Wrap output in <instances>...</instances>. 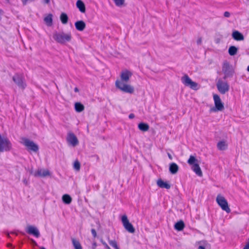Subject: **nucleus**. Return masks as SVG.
<instances>
[{"mask_svg": "<svg viewBox=\"0 0 249 249\" xmlns=\"http://www.w3.org/2000/svg\"><path fill=\"white\" fill-rule=\"evenodd\" d=\"M132 75V73L131 71L127 70L123 71L120 75V79L116 80L115 82L116 87L124 92L133 93L134 88L127 84Z\"/></svg>", "mask_w": 249, "mask_h": 249, "instance_id": "nucleus-1", "label": "nucleus"}, {"mask_svg": "<svg viewBox=\"0 0 249 249\" xmlns=\"http://www.w3.org/2000/svg\"><path fill=\"white\" fill-rule=\"evenodd\" d=\"M53 39L58 43L65 44L67 42L71 41V33H65L63 32H55L53 35Z\"/></svg>", "mask_w": 249, "mask_h": 249, "instance_id": "nucleus-2", "label": "nucleus"}, {"mask_svg": "<svg viewBox=\"0 0 249 249\" xmlns=\"http://www.w3.org/2000/svg\"><path fill=\"white\" fill-rule=\"evenodd\" d=\"M188 163L192 165V169L198 176H202V172L198 163V160L194 156H190L187 161Z\"/></svg>", "mask_w": 249, "mask_h": 249, "instance_id": "nucleus-3", "label": "nucleus"}, {"mask_svg": "<svg viewBox=\"0 0 249 249\" xmlns=\"http://www.w3.org/2000/svg\"><path fill=\"white\" fill-rule=\"evenodd\" d=\"M21 143L23 144L28 151L37 152L39 150L38 145L35 143L33 141L29 140L26 138H21Z\"/></svg>", "mask_w": 249, "mask_h": 249, "instance_id": "nucleus-4", "label": "nucleus"}, {"mask_svg": "<svg viewBox=\"0 0 249 249\" xmlns=\"http://www.w3.org/2000/svg\"><path fill=\"white\" fill-rule=\"evenodd\" d=\"M181 81L185 86L189 87L193 90H196L199 89L200 87L197 83L193 81L187 74L184 75L181 77Z\"/></svg>", "mask_w": 249, "mask_h": 249, "instance_id": "nucleus-5", "label": "nucleus"}, {"mask_svg": "<svg viewBox=\"0 0 249 249\" xmlns=\"http://www.w3.org/2000/svg\"><path fill=\"white\" fill-rule=\"evenodd\" d=\"M12 79L15 83L21 89L23 90L26 87L25 80L22 74L16 73Z\"/></svg>", "mask_w": 249, "mask_h": 249, "instance_id": "nucleus-6", "label": "nucleus"}, {"mask_svg": "<svg viewBox=\"0 0 249 249\" xmlns=\"http://www.w3.org/2000/svg\"><path fill=\"white\" fill-rule=\"evenodd\" d=\"M216 201L221 208L227 213L231 212L228 203L225 198L220 195H218L216 198Z\"/></svg>", "mask_w": 249, "mask_h": 249, "instance_id": "nucleus-7", "label": "nucleus"}, {"mask_svg": "<svg viewBox=\"0 0 249 249\" xmlns=\"http://www.w3.org/2000/svg\"><path fill=\"white\" fill-rule=\"evenodd\" d=\"M222 71L224 73V79L232 77L234 73V69L227 61H225L223 64Z\"/></svg>", "mask_w": 249, "mask_h": 249, "instance_id": "nucleus-8", "label": "nucleus"}, {"mask_svg": "<svg viewBox=\"0 0 249 249\" xmlns=\"http://www.w3.org/2000/svg\"><path fill=\"white\" fill-rule=\"evenodd\" d=\"M216 87L219 92L224 94L228 92L230 89V85L227 82L224 81L221 79H219L216 83Z\"/></svg>", "mask_w": 249, "mask_h": 249, "instance_id": "nucleus-9", "label": "nucleus"}, {"mask_svg": "<svg viewBox=\"0 0 249 249\" xmlns=\"http://www.w3.org/2000/svg\"><path fill=\"white\" fill-rule=\"evenodd\" d=\"M12 148V144L6 138L0 135V152L10 151Z\"/></svg>", "mask_w": 249, "mask_h": 249, "instance_id": "nucleus-10", "label": "nucleus"}, {"mask_svg": "<svg viewBox=\"0 0 249 249\" xmlns=\"http://www.w3.org/2000/svg\"><path fill=\"white\" fill-rule=\"evenodd\" d=\"M213 98L214 102L215 108L211 109V111L216 112L222 111L224 109V104L222 102L220 97L217 94H213Z\"/></svg>", "mask_w": 249, "mask_h": 249, "instance_id": "nucleus-11", "label": "nucleus"}, {"mask_svg": "<svg viewBox=\"0 0 249 249\" xmlns=\"http://www.w3.org/2000/svg\"><path fill=\"white\" fill-rule=\"evenodd\" d=\"M122 222L124 229L129 233H133L135 231V229L133 226L129 222L126 215L122 216Z\"/></svg>", "mask_w": 249, "mask_h": 249, "instance_id": "nucleus-12", "label": "nucleus"}, {"mask_svg": "<svg viewBox=\"0 0 249 249\" xmlns=\"http://www.w3.org/2000/svg\"><path fill=\"white\" fill-rule=\"evenodd\" d=\"M68 142L74 147L78 145L79 141L76 136L72 133H69L67 138Z\"/></svg>", "mask_w": 249, "mask_h": 249, "instance_id": "nucleus-13", "label": "nucleus"}, {"mask_svg": "<svg viewBox=\"0 0 249 249\" xmlns=\"http://www.w3.org/2000/svg\"><path fill=\"white\" fill-rule=\"evenodd\" d=\"M26 232L30 234H32L35 237L38 238L40 236V232L37 228L33 226H28L26 228Z\"/></svg>", "mask_w": 249, "mask_h": 249, "instance_id": "nucleus-14", "label": "nucleus"}, {"mask_svg": "<svg viewBox=\"0 0 249 249\" xmlns=\"http://www.w3.org/2000/svg\"><path fill=\"white\" fill-rule=\"evenodd\" d=\"M50 173L48 170L43 169H38L34 173V176L36 177H45L49 176Z\"/></svg>", "mask_w": 249, "mask_h": 249, "instance_id": "nucleus-15", "label": "nucleus"}, {"mask_svg": "<svg viewBox=\"0 0 249 249\" xmlns=\"http://www.w3.org/2000/svg\"><path fill=\"white\" fill-rule=\"evenodd\" d=\"M232 37L236 41H241L244 39V36L238 31H234L232 32Z\"/></svg>", "mask_w": 249, "mask_h": 249, "instance_id": "nucleus-16", "label": "nucleus"}, {"mask_svg": "<svg viewBox=\"0 0 249 249\" xmlns=\"http://www.w3.org/2000/svg\"><path fill=\"white\" fill-rule=\"evenodd\" d=\"M76 29L79 31H83L86 28V24L83 20H79L75 23Z\"/></svg>", "mask_w": 249, "mask_h": 249, "instance_id": "nucleus-17", "label": "nucleus"}, {"mask_svg": "<svg viewBox=\"0 0 249 249\" xmlns=\"http://www.w3.org/2000/svg\"><path fill=\"white\" fill-rule=\"evenodd\" d=\"M157 183L158 186L161 188H166L167 189H169L171 187V186L169 184L166 182H164L161 179L158 180Z\"/></svg>", "mask_w": 249, "mask_h": 249, "instance_id": "nucleus-18", "label": "nucleus"}, {"mask_svg": "<svg viewBox=\"0 0 249 249\" xmlns=\"http://www.w3.org/2000/svg\"><path fill=\"white\" fill-rule=\"evenodd\" d=\"M76 6L79 9V11L84 13L86 12V8L84 3L81 0H78L76 2Z\"/></svg>", "mask_w": 249, "mask_h": 249, "instance_id": "nucleus-19", "label": "nucleus"}, {"mask_svg": "<svg viewBox=\"0 0 249 249\" xmlns=\"http://www.w3.org/2000/svg\"><path fill=\"white\" fill-rule=\"evenodd\" d=\"M179 167L175 163H172L169 166V171L172 174H176L178 171Z\"/></svg>", "mask_w": 249, "mask_h": 249, "instance_id": "nucleus-20", "label": "nucleus"}, {"mask_svg": "<svg viewBox=\"0 0 249 249\" xmlns=\"http://www.w3.org/2000/svg\"><path fill=\"white\" fill-rule=\"evenodd\" d=\"M228 146L226 142L221 141L217 143V147L219 150H225L227 149Z\"/></svg>", "mask_w": 249, "mask_h": 249, "instance_id": "nucleus-21", "label": "nucleus"}, {"mask_svg": "<svg viewBox=\"0 0 249 249\" xmlns=\"http://www.w3.org/2000/svg\"><path fill=\"white\" fill-rule=\"evenodd\" d=\"M138 128L141 131L145 132L149 130V126L146 123H141L138 124Z\"/></svg>", "mask_w": 249, "mask_h": 249, "instance_id": "nucleus-22", "label": "nucleus"}, {"mask_svg": "<svg viewBox=\"0 0 249 249\" xmlns=\"http://www.w3.org/2000/svg\"><path fill=\"white\" fill-rule=\"evenodd\" d=\"M63 202L66 204H70L72 201V198L69 195L65 194L62 197Z\"/></svg>", "mask_w": 249, "mask_h": 249, "instance_id": "nucleus-23", "label": "nucleus"}, {"mask_svg": "<svg viewBox=\"0 0 249 249\" xmlns=\"http://www.w3.org/2000/svg\"><path fill=\"white\" fill-rule=\"evenodd\" d=\"M185 227V225L184 222L180 220L177 223H176L175 225V228L179 231H182Z\"/></svg>", "mask_w": 249, "mask_h": 249, "instance_id": "nucleus-24", "label": "nucleus"}, {"mask_svg": "<svg viewBox=\"0 0 249 249\" xmlns=\"http://www.w3.org/2000/svg\"><path fill=\"white\" fill-rule=\"evenodd\" d=\"M238 49L234 46H231L229 47L228 53L231 56L235 55L237 53Z\"/></svg>", "mask_w": 249, "mask_h": 249, "instance_id": "nucleus-25", "label": "nucleus"}, {"mask_svg": "<svg viewBox=\"0 0 249 249\" xmlns=\"http://www.w3.org/2000/svg\"><path fill=\"white\" fill-rule=\"evenodd\" d=\"M60 18L63 24H66L67 23L68 21V17L66 14L64 13H62L60 15Z\"/></svg>", "mask_w": 249, "mask_h": 249, "instance_id": "nucleus-26", "label": "nucleus"}, {"mask_svg": "<svg viewBox=\"0 0 249 249\" xmlns=\"http://www.w3.org/2000/svg\"><path fill=\"white\" fill-rule=\"evenodd\" d=\"M44 21L48 26H51L52 24V15L49 14L44 18Z\"/></svg>", "mask_w": 249, "mask_h": 249, "instance_id": "nucleus-27", "label": "nucleus"}, {"mask_svg": "<svg viewBox=\"0 0 249 249\" xmlns=\"http://www.w3.org/2000/svg\"><path fill=\"white\" fill-rule=\"evenodd\" d=\"M75 109L77 112H80L84 109V107L80 103H76L75 104Z\"/></svg>", "mask_w": 249, "mask_h": 249, "instance_id": "nucleus-28", "label": "nucleus"}, {"mask_svg": "<svg viewBox=\"0 0 249 249\" xmlns=\"http://www.w3.org/2000/svg\"><path fill=\"white\" fill-rule=\"evenodd\" d=\"M72 242L75 249H82L81 244L78 241L73 239Z\"/></svg>", "mask_w": 249, "mask_h": 249, "instance_id": "nucleus-29", "label": "nucleus"}, {"mask_svg": "<svg viewBox=\"0 0 249 249\" xmlns=\"http://www.w3.org/2000/svg\"><path fill=\"white\" fill-rule=\"evenodd\" d=\"M115 5L119 7H123L124 5L125 0H112Z\"/></svg>", "mask_w": 249, "mask_h": 249, "instance_id": "nucleus-30", "label": "nucleus"}, {"mask_svg": "<svg viewBox=\"0 0 249 249\" xmlns=\"http://www.w3.org/2000/svg\"><path fill=\"white\" fill-rule=\"evenodd\" d=\"M108 243L110 245L115 249H120L118 246L117 243L115 240H108Z\"/></svg>", "mask_w": 249, "mask_h": 249, "instance_id": "nucleus-31", "label": "nucleus"}, {"mask_svg": "<svg viewBox=\"0 0 249 249\" xmlns=\"http://www.w3.org/2000/svg\"><path fill=\"white\" fill-rule=\"evenodd\" d=\"M73 167L77 171H79L80 170V163L78 160H76L74 161V164H73Z\"/></svg>", "mask_w": 249, "mask_h": 249, "instance_id": "nucleus-32", "label": "nucleus"}, {"mask_svg": "<svg viewBox=\"0 0 249 249\" xmlns=\"http://www.w3.org/2000/svg\"><path fill=\"white\" fill-rule=\"evenodd\" d=\"M101 242L106 249H111V248L108 246V245L105 241L102 240Z\"/></svg>", "mask_w": 249, "mask_h": 249, "instance_id": "nucleus-33", "label": "nucleus"}, {"mask_svg": "<svg viewBox=\"0 0 249 249\" xmlns=\"http://www.w3.org/2000/svg\"><path fill=\"white\" fill-rule=\"evenodd\" d=\"M91 233L93 236L95 238L97 236L96 231L95 229H92L91 230Z\"/></svg>", "mask_w": 249, "mask_h": 249, "instance_id": "nucleus-34", "label": "nucleus"}, {"mask_svg": "<svg viewBox=\"0 0 249 249\" xmlns=\"http://www.w3.org/2000/svg\"><path fill=\"white\" fill-rule=\"evenodd\" d=\"M243 249H249V238L248 239L247 243Z\"/></svg>", "mask_w": 249, "mask_h": 249, "instance_id": "nucleus-35", "label": "nucleus"}, {"mask_svg": "<svg viewBox=\"0 0 249 249\" xmlns=\"http://www.w3.org/2000/svg\"><path fill=\"white\" fill-rule=\"evenodd\" d=\"M231 14L229 12H225L224 14V16L225 17L229 18Z\"/></svg>", "mask_w": 249, "mask_h": 249, "instance_id": "nucleus-36", "label": "nucleus"}, {"mask_svg": "<svg viewBox=\"0 0 249 249\" xmlns=\"http://www.w3.org/2000/svg\"><path fill=\"white\" fill-rule=\"evenodd\" d=\"M23 182L25 185H28V180L26 178L23 179Z\"/></svg>", "mask_w": 249, "mask_h": 249, "instance_id": "nucleus-37", "label": "nucleus"}, {"mask_svg": "<svg viewBox=\"0 0 249 249\" xmlns=\"http://www.w3.org/2000/svg\"><path fill=\"white\" fill-rule=\"evenodd\" d=\"M96 247H97V244L95 242H94L92 245V249H95L96 248Z\"/></svg>", "mask_w": 249, "mask_h": 249, "instance_id": "nucleus-38", "label": "nucleus"}, {"mask_svg": "<svg viewBox=\"0 0 249 249\" xmlns=\"http://www.w3.org/2000/svg\"><path fill=\"white\" fill-rule=\"evenodd\" d=\"M202 42V39L201 37L199 38L197 40V44L198 45H200L201 44Z\"/></svg>", "mask_w": 249, "mask_h": 249, "instance_id": "nucleus-39", "label": "nucleus"}, {"mask_svg": "<svg viewBox=\"0 0 249 249\" xmlns=\"http://www.w3.org/2000/svg\"><path fill=\"white\" fill-rule=\"evenodd\" d=\"M30 240H31V241L32 243L34 245H35V246H37V243H36V242L34 239H30Z\"/></svg>", "mask_w": 249, "mask_h": 249, "instance_id": "nucleus-40", "label": "nucleus"}, {"mask_svg": "<svg viewBox=\"0 0 249 249\" xmlns=\"http://www.w3.org/2000/svg\"><path fill=\"white\" fill-rule=\"evenodd\" d=\"M135 117V115L133 113H131L129 115V119H133Z\"/></svg>", "mask_w": 249, "mask_h": 249, "instance_id": "nucleus-41", "label": "nucleus"}, {"mask_svg": "<svg viewBox=\"0 0 249 249\" xmlns=\"http://www.w3.org/2000/svg\"><path fill=\"white\" fill-rule=\"evenodd\" d=\"M167 154H168V156L169 158L171 160H172V159H173L172 155H171L170 153H168Z\"/></svg>", "mask_w": 249, "mask_h": 249, "instance_id": "nucleus-42", "label": "nucleus"}, {"mask_svg": "<svg viewBox=\"0 0 249 249\" xmlns=\"http://www.w3.org/2000/svg\"><path fill=\"white\" fill-rule=\"evenodd\" d=\"M198 249H205V248L204 246H200L198 247Z\"/></svg>", "mask_w": 249, "mask_h": 249, "instance_id": "nucleus-43", "label": "nucleus"}, {"mask_svg": "<svg viewBox=\"0 0 249 249\" xmlns=\"http://www.w3.org/2000/svg\"><path fill=\"white\" fill-rule=\"evenodd\" d=\"M44 2L46 3H49L50 2V0H43Z\"/></svg>", "mask_w": 249, "mask_h": 249, "instance_id": "nucleus-44", "label": "nucleus"}, {"mask_svg": "<svg viewBox=\"0 0 249 249\" xmlns=\"http://www.w3.org/2000/svg\"><path fill=\"white\" fill-rule=\"evenodd\" d=\"M74 90L76 92H77L79 91L78 89L77 88H75Z\"/></svg>", "mask_w": 249, "mask_h": 249, "instance_id": "nucleus-45", "label": "nucleus"}, {"mask_svg": "<svg viewBox=\"0 0 249 249\" xmlns=\"http://www.w3.org/2000/svg\"><path fill=\"white\" fill-rule=\"evenodd\" d=\"M7 245H8V247H12V244H10V243L8 244Z\"/></svg>", "mask_w": 249, "mask_h": 249, "instance_id": "nucleus-46", "label": "nucleus"}, {"mask_svg": "<svg viewBox=\"0 0 249 249\" xmlns=\"http://www.w3.org/2000/svg\"><path fill=\"white\" fill-rule=\"evenodd\" d=\"M40 249H46L45 248H44L43 247H40Z\"/></svg>", "mask_w": 249, "mask_h": 249, "instance_id": "nucleus-47", "label": "nucleus"}, {"mask_svg": "<svg viewBox=\"0 0 249 249\" xmlns=\"http://www.w3.org/2000/svg\"><path fill=\"white\" fill-rule=\"evenodd\" d=\"M247 70H248V71H249V66L247 68Z\"/></svg>", "mask_w": 249, "mask_h": 249, "instance_id": "nucleus-48", "label": "nucleus"}]
</instances>
